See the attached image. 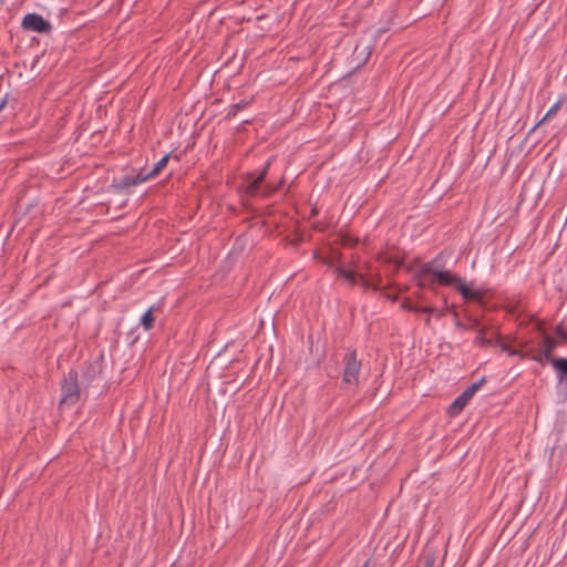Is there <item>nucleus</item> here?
I'll use <instances>...</instances> for the list:
<instances>
[{"mask_svg": "<svg viewBox=\"0 0 567 567\" xmlns=\"http://www.w3.org/2000/svg\"><path fill=\"white\" fill-rule=\"evenodd\" d=\"M414 279L421 288L435 289L436 286H454L465 300H480L481 292L472 290L462 279L449 270L440 269L436 261L423 264L414 274Z\"/></svg>", "mask_w": 567, "mask_h": 567, "instance_id": "f257e3e1", "label": "nucleus"}, {"mask_svg": "<svg viewBox=\"0 0 567 567\" xmlns=\"http://www.w3.org/2000/svg\"><path fill=\"white\" fill-rule=\"evenodd\" d=\"M414 279L421 288L435 289L436 286H454L465 300H480L481 292L472 290L462 279L449 270L440 269L436 261L423 264L414 274Z\"/></svg>", "mask_w": 567, "mask_h": 567, "instance_id": "f03ea898", "label": "nucleus"}, {"mask_svg": "<svg viewBox=\"0 0 567 567\" xmlns=\"http://www.w3.org/2000/svg\"><path fill=\"white\" fill-rule=\"evenodd\" d=\"M95 378V370L93 368L84 371L79 378L75 371H70L63 379L61 384V405H74L78 403L82 395L86 392L87 388L92 384Z\"/></svg>", "mask_w": 567, "mask_h": 567, "instance_id": "7ed1b4c3", "label": "nucleus"}, {"mask_svg": "<svg viewBox=\"0 0 567 567\" xmlns=\"http://www.w3.org/2000/svg\"><path fill=\"white\" fill-rule=\"evenodd\" d=\"M344 369L342 383L348 388L357 386L361 371V361L357 359L354 351L348 352L343 358Z\"/></svg>", "mask_w": 567, "mask_h": 567, "instance_id": "20e7f679", "label": "nucleus"}, {"mask_svg": "<svg viewBox=\"0 0 567 567\" xmlns=\"http://www.w3.org/2000/svg\"><path fill=\"white\" fill-rule=\"evenodd\" d=\"M23 30L33 31L38 33H49L52 30V24L39 13H28L21 21Z\"/></svg>", "mask_w": 567, "mask_h": 567, "instance_id": "39448f33", "label": "nucleus"}, {"mask_svg": "<svg viewBox=\"0 0 567 567\" xmlns=\"http://www.w3.org/2000/svg\"><path fill=\"white\" fill-rule=\"evenodd\" d=\"M484 382V379H481L480 381L471 384L467 386L450 405L449 412L451 415L458 414L466 404L471 401V399L474 396V394L478 391V389L482 386Z\"/></svg>", "mask_w": 567, "mask_h": 567, "instance_id": "423d86ee", "label": "nucleus"}, {"mask_svg": "<svg viewBox=\"0 0 567 567\" xmlns=\"http://www.w3.org/2000/svg\"><path fill=\"white\" fill-rule=\"evenodd\" d=\"M551 365L557 373V389L558 393L566 399L567 398V359L557 358L551 361Z\"/></svg>", "mask_w": 567, "mask_h": 567, "instance_id": "0eeeda50", "label": "nucleus"}, {"mask_svg": "<svg viewBox=\"0 0 567 567\" xmlns=\"http://www.w3.org/2000/svg\"><path fill=\"white\" fill-rule=\"evenodd\" d=\"M556 347H557V342L553 338L545 337L540 344L538 360L539 361L545 360V361L551 362L554 360V359H551V352L555 350Z\"/></svg>", "mask_w": 567, "mask_h": 567, "instance_id": "6e6552de", "label": "nucleus"}, {"mask_svg": "<svg viewBox=\"0 0 567 567\" xmlns=\"http://www.w3.org/2000/svg\"><path fill=\"white\" fill-rule=\"evenodd\" d=\"M148 181L146 177L145 171H141L136 175H126L123 176L120 181V185L123 187H131V186H137L144 182Z\"/></svg>", "mask_w": 567, "mask_h": 567, "instance_id": "1a4fd4ad", "label": "nucleus"}, {"mask_svg": "<svg viewBox=\"0 0 567 567\" xmlns=\"http://www.w3.org/2000/svg\"><path fill=\"white\" fill-rule=\"evenodd\" d=\"M270 165H271V159L267 161V163H266L264 169L261 171V173L257 177L251 179V182L248 185V193L249 194L256 195L258 193L259 186L264 182Z\"/></svg>", "mask_w": 567, "mask_h": 567, "instance_id": "9d476101", "label": "nucleus"}, {"mask_svg": "<svg viewBox=\"0 0 567 567\" xmlns=\"http://www.w3.org/2000/svg\"><path fill=\"white\" fill-rule=\"evenodd\" d=\"M156 310L155 306H151L141 317L140 324L144 330L148 331L153 328L155 322L154 311Z\"/></svg>", "mask_w": 567, "mask_h": 567, "instance_id": "9b49d317", "label": "nucleus"}, {"mask_svg": "<svg viewBox=\"0 0 567 567\" xmlns=\"http://www.w3.org/2000/svg\"><path fill=\"white\" fill-rule=\"evenodd\" d=\"M168 158L169 154L164 155L157 163H155L151 171L145 172L146 177L148 179L155 177L167 165Z\"/></svg>", "mask_w": 567, "mask_h": 567, "instance_id": "f8f14e48", "label": "nucleus"}, {"mask_svg": "<svg viewBox=\"0 0 567 567\" xmlns=\"http://www.w3.org/2000/svg\"><path fill=\"white\" fill-rule=\"evenodd\" d=\"M337 271H338V277L339 278L344 279L350 285H355L357 284V277H355L354 270L340 267V268H338Z\"/></svg>", "mask_w": 567, "mask_h": 567, "instance_id": "ddd939ff", "label": "nucleus"}, {"mask_svg": "<svg viewBox=\"0 0 567 567\" xmlns=\"http://www.w3.org/2000/svg\"><path fill=\"white\" fill-rule=\"evenodd\" d=\"M559 106H560V102L559 101L556 102L555 104H553L549 107V110L546 112V114L536 123V125L534 126L533 130H535L537 126H539L542 123H544L547 118L553 117L557 113Z\"/></svg>", "mask_w": 567, "mask_h": 567, "instance_id": "4468645a", "label": "nucleus"}, {"mask_svg": "<svg viewBox=\"0 0 567 567\" xmlns=\"http://www.w3.org/2000/svg\"><path fill=\"white\" fill-rule=\"evenodd\" d=\"M248 104H249V102H248V101H245V100H243V101H240V102H238V103L233 104V105L230 106V109H229L228 115H229V116H234V115H236L238 111L243 110V109H244V107H246Z\"/></svg>", "mask_w": 567, "mask_h": 567, "instance_id": "2eb2a0df", "label": "nucleus"}, {"mask_svg": "<svg viewBox=\"0 0 567 567\" xmlns=\"http://www.w3.org/2000/svg\"><path fill=\"white\" fill-rule=\"evenodd\" d=\"M410 311H414L417 313L431 315V312L436 311V308H434V307H416V308H410Z\"/></svg>", "mask_w": 567, "mask_h": 567, "instance_id": "dca6fc26", "label": "nucleus"}, {"mask_svg": "<svg viewBox=\"0 0 567 567\" xmlns=\"http://www.w3.org/2000/svg\"><path fill=\"white\" fill-rule=\"evenodd\" d=\"M555 332L563 339L567 340V332L565 331L563 324H558L555 329Z\"/></svg>", "mask_w": 567, "mask_h": 567, "instance_id": "f3484780", "label": "nucleus"}, {"mask_svg": "<svg viewBox=\"0 0 567 567\" xmlns=\"http://www.w3.org/2000/svg\"><path fill=\"white\" fill-rule=\"evenodd\" d=\"M435 558L433 556H425L424 557V566L423 567H434Z\"/></svg>", "mask_w": 567, "mask_h": 567, "instance_id": "a211bd4d", "label": "nucleus"}, {"mask_svg": "<svg viewBox=\"0 0 567 567\" xmlns=\"http://www.w3.org/2000/svg\"><path fill=\"white\" fill-rule=\"evenodd\" d=\"M475 342L480 343V344H485L486 343V339H485L483 330H481L478 336L475 338Z\"/></svg>", "mask_w": 567, "mask_h": 567, "instance_id": "6ab92c4d", "label": "nucleus"}, {"mask_svg": "<svg viewBox=\"0 0 567 567\" xmlns=\"http://www.w3.org/2000/svg\"><path fill=\"white\" fill-rule=\"evenodd\" d=\"M7 102H8V95H4V97L0 102V112L4 109Z\"/></svg>", "mask_w": 567, "mask_h": 567, "instance_id": "aec40b11", "label": "nucleus"}, {"mask_svg": "<svg viewBox=\"0 0 567 567\" xmlns=\"http://www.w3.org/2000/svg\"><path fill=\"white\" fill-rule=\"evenodd\" d=\"M431 315H435L436 317L441 318L444 316V311L436 309V311L431 312Z\"/></svg>", "mask_w": 567, "mask_h": 567, "instance_id": "412c9836", "label": "nucleus"}, {"mask_svg": "<svg viewBox=\"0 0 567 567\" xmlns=\"http://www.w3.org/2000/svg\"><path fill=\"white\" fill-rule=\"evenodd\" d=\"M403 308L410 310V308H416V306H413L411 303H403Z\"/></svg>", "mask_w": 567, "mask_h": 567, "instance_id": "4be33fe9", "label": "nucleus"}, {"mask_svg": "<svg viewBox=\"0 0 567 567\" xmlns=\"http://www.w3.org/2000/svg\"><path fill=\"white\" fill-rule=\"evenodd\" d=\"M473 326H474V327L478 326V321H477L476 319H475V320H473Z\"/></svg>", "mask_w": 567, "mask_h": 567, "instance_id": "5701e85b", "label": "nucleus"}, {"mask_svg": "<svg viewBox=\"0 0 567 567\" xmlns=\"http://www.w3.org/2000/svg\"><path fill=\"white\" fill-rule=\"evenodd\" d=\"M425 323L430 324V318H426Z\"/></svg>", "mask_w": 567, "mask_h": 567, "instance_id": "b1692460", "label": "nucleus"}]
</instances>
